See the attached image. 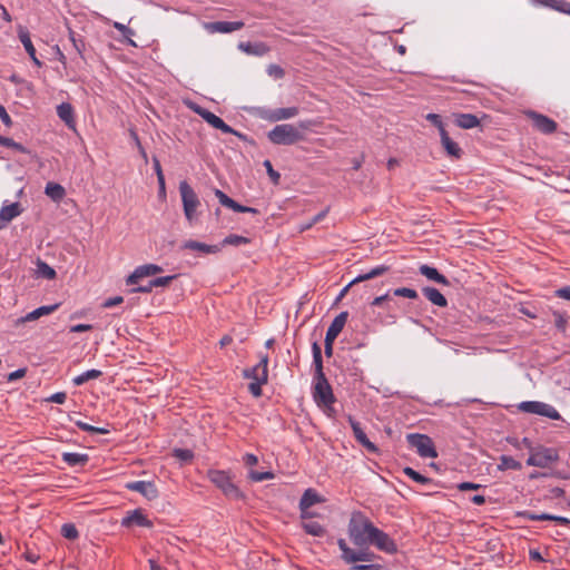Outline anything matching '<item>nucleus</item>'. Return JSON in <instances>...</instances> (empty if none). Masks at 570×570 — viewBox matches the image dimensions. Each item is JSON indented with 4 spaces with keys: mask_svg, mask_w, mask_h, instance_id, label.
<instances>
[{
    "mask_svg": "<svg viewBox=\"0 0 570 570\" xmlns=\"http://www.w3.org/2000/svg\"><path fill=\"white\" fill-rule=\"evenodd\" d=\"M0 119L6 126L11 125V118L2 105H0Z\"/></svg>",
    "mask_w": 570,
    "mask_h": 570,
    "instance_id": "obj_62",
    "label": "nucleus"
},
{
    "mask_svg": "<svg viewBox=\"0 0 570 570\" xmlns=\"http://www.w3.org/2000/svg\"><path fill=\"white\" fill-rule=\"evenodd\" d=\"M268 355L261 354L259 363L252 370L245 372V376L253 379L258 382H267L268 379Z\"/></svg>",
    "mask_w": 570,
    "mask_h": 570,
    "instance_id": "obj_15",
    "label": "nucleus"
},
{
    "mask_svg": "<svg viewBox=\"0 0 570 570\" xmlns=\"http://www.w3.org/2000/svg\"><path fill=\"white\" fill-rule=\"evenodd\" d=\"M127 490L140 493L144 498L151 501L158 498V490L154 482L150 481H132L126 485Z\"/></svg>",
    "mask_w": 570,
    "mask_h": 570,
    "instance_id": "obj_12",
    "label": "nucleus"
},
{
    "mask_svg": "<svg viewBox=\"0 0 570 570\" xmlns=\"http://www.w3.org/2000/svg\"><path fill=\"white\" fill-rule=\"evenodd\" d=\"M215 196L217 197L218 202L223 206H225L236 213H250V214L258 213V210L256 208L247 207V206H243V205L238 204L237 202L232 199L229 196H227L224 191H222L219 189L215 190Z\"/></svg>",
    "mask_w": 570,
    "mask_h": 570,
    "instance_id": "obj_16",
    "label": "nucleus"
},
{
    "mask_svg": "<svg viewBox=\"0 0 570 570\" xmlns=\"http://www.w3.org/2000/svg\"><path fill=\"white\" fill-rule=\"evenodd\" d=\"M440 137H441V144H442L444 150L446 151V154L450 157L455 158V159L461 158V156L463 154L461 147L453 139H451V137L449 136L445 128H441Z\"/></svg>",
    "mask_w": 570,
    "mask_h": 570,
    "instance_id": "obj_19",
    "label": "nucleus"
},
{
    "mask_svg": "<svg viewBox=\"0 0 570 570\" xmlns=\"http://www.w3.org/2000/svg\"><path fill=\"white\" fill-rule=\"evenodd\" d=\"M61 534L69 540H76L79 537V532L72 523H65L61 527Z\"/></svg>",
    "mask_w": 570,
    "mask_h": 570,
    "instance_id": "obj_43",
    "label": "nucleus"
},
{
    "mask_svg": "<svg viewBox=\"0 0 570 570\" xmlns=\"http://www.w3.org/2000/svg\"><path fill=\"white\" fill-rule=\"evenodd\" d=\"M403 472L405 475H407L414 482H417L420 484L428 485V484L432 483V479L422 475L421 473H419L417 471H415L414 469H412L410 466L404 468Z\"/></svg>",
    "mask_w": 570,
    "mask_h": 570,
    "instance_id": "obj_39",
    "label": "nucleus"
},
{
    "mask_svg": "<svg viewBox=\"0 0 570 570\" xmlns=\"http://www.w3.org/2000/svg\"><path fill=\"white\" fill-rule=\"evenodd\" d=\"M40 274L47 279H53L56 277V271L48 264L41 262L38 265Z\"/></svg>",
    "mask_w": 570,
    "mask_h": 570,
    "instance_id": "obj_48",
    "label": "nucleus"
},
{
    "mask_svg": "<svg viewBox=\"0 0 570 570\" xmlns=\"http://www.w3.org/2000/svg\"><path fill=\"white\" fill-rule=\"evenodd\" d=\"M66 399H67V394L65 392H57V393L52 394L51 396H49L47 399V401L57 403V404H62V403H65Z\"/></svg>",
    "mask_w": 570,
    "mask_h": 570,
    "instance_id": "obj_51",
    "label": "nucleus"
},
{
    "mask_svg": "<svg viewBox=\"0 0 570 570\" xmlns=\"http://www.w3.org/2000/svg\"><path fill=\"white\" fill-rule=\"evenodd\" d=\"M375 528L376 527L363 513L358 512L352 515L347 525V533L353 544L361 549L354 550L350 548L344 539L337 540V546L342 552L341 559L346 564L371 562L374 560L375 554L370 551L367 547L371 542L372 530H375Z\"/></svg>",
    "mask_w": 570,
    "mask_h": 570,
    "instance_id": "obj_1",
    "label": "nucleus"
},
{
    "mask_svg": "<svg viewBox=\"0 0 570 570\" xmlns=\"http://www.w3.org/2000/svg\"><path fill=\"white\" fill-rule=\"evenodd\" d=\"M454 122L462 129H472L480 125L479 118L473 114H454Z\"/></svg>",
    "mask_w": 570,
    "mask_h": 570,
    "instance_id": "obj_25",
    "label": "nucleus"
},
{
    "mask_svg": "<svg viewBox=\"0 0 570 570\" xmlns=\"http://www.w3.org/2000/svg\"><path fill=\"white\" fill-rule=\"evenodd\" d=\"M243 461L246 465L253 466V465L257 464L258 458L255 454L247 453L244 455Z\"/></svg>",
    "mask_w": 570,
    "mask_h": 570,
    "instance_id": "obj_61",
    "label": "nucleus"
},
{
    "mask_svg": "<svg viewBox=\"0 0 570 570\" xmlns=\"http://www.w3.org/2000/svg\"><path fill=\"white\" fill-rule=\"evenodd\" d=\"M390 271V267L386 265H379L373 268H371L368 272L358 275L354 279H352V283H361L364 281L373 279L375 277L382 276L385 273Z\"/></svg>",
    "mask_w": 570,
    "mask_h": 570,
    "instance_id": "obj_28",
    "label": "nucleus"
},
{
    "mask_svg": "<svg viewBox=\"0 0 570 570\" xmlns=\"http://www.w3.org/2000/svg\"><path fill=\"white\" fill-rule=\"evenodd\" d=\"M263 165H264V167L266 168L267 175L269 176V178L272 179V181H273L274 184H278L279 178H281V175H279V173H278V171H276V170L273 168L271 160H268V159L264 160Z\"/></svg>",
    "mask_w": 570,
    "mask_h": 570,
    "instance_id": "obj_46",
    "label": "nucleus"
},
{
    "mask_svg": "<svg viewBox=\"0 0 570 570\" xmlns=\"http://www.w3.org/2000/svg\"><path fill=\"white\" fill-rule=\"evenodd\" d=\"M238 49L257 57L265 56L269 51V47L264 42H239Z\"/></svg>",
    "mask_w": 570,
    "mask_h": 570,
    "instance_id": "obj_23",
    "label": "nucleus"
},
{
    "mask_svg": "<svg viewBox=\"0 0 570 570\" xmlns=\"http://www.w3.org/2000/svg\"><path fill=\"white\" fill-rule=\"evenodd\" d=\"M390 298V292H387L386 294L384 295H381V296H377L375 297L372 302H371V305L372 306H381L385 301H387Z\"/></svg>",
    "mask_w": 570,
    "mask_h": 570,
    "instance_id": "obj_63",
    "label": "nucleus"
},
{
    "mask_svg": "<svg viewBox=\"0 0 570 570\" xmlns=\"http://www.w3.org/2000/svg\"><path fill=\"white\" fill-rule=\"evenodd\" d=\"M248 243H249V239L247 237H244V236H240V235H236V234H232V235H228L227 237H225L223 239L222 245L223 246H226V245L240 246V245H245V244H248Z\"/></svg>",
    "mask_w": 570,
    "mask_h": 570,
    "instance_id": "obj_41",
    "label": "nucleus"
},
{
    "mask_svg": "<svg viewBox=\"0 0 570 570\" xmlns=\"http://www.w3.org/2000/svg\"><path fill=\"white\" fill-rule=\"evenodd\" d=\"M299 109L297 107H287V108H276L269 110L265 118L271 121H279L294 118L298 115Z\"/></svg>",
    "mask_w": 570,
    "mask_h": 570,
    "instance_id": "obj_21",
    "label": "nucleus"
},
{
    "mask_svg": "<svg viewBox=\"0 0 570 570\" xmlns=\"http://www.w3.org/2000/svg\"><path fill=\"white\" fill-rule=\"evenodd\" d=\"M370 546L376 547L380 551H383L389 554H394L397 552V546L395 541L384 531L375 528L372 530V538Z\"/></svg>",
    "mask_w": 570,
    "mask_h": 570,
    "instance_id": "obj_9",
    "label": "nucleus"
},
{
    "mask_svg": "<svg viewBox=\"0 0 570 570\" xmlns=\"http://www.w3.org/2000/svg\"><path fill=\"white\" fill-rule=\"evenodd\" d=\"M426 119L438 127L439 132L441 134V128H444L441 117L436 114H429Z\"/></svg>",
    "mask_w": 570,
    "mask_h": 570,
    "instance_id": "obj_54",
    "label": "nucleus"
},
{
    "mask_svg": "<svg viewBox=\"0 0 570 570\" xmlns=\"http://www.w3.org/2000/svg\"><path fill=\"white\" fill-rule=\"evenodd\" d=\"M304 531L314 537H322L325 534V528L317 521L307 520L302 522Z\"/></svg>",
    "mask_w": 570,
    "mask_h": 570,
    "instance_id": "obj_34",
    "label": "nucleus"
},
{
    "mask_svg": "<svg viewBox=\"0 0 570 570\" xmlns=\"http://www.w3.org/2000/svg\"><path fill=\"white\" fill-rule=\"evenodd\" d=\"M248 478L254 481V482H262V481H266V480H272L274 479V473L271 472V471H266V472H258V471H249L248 473Z\"/></svg>",
    "mask_w": 570,
    "mask_h": 570,
    "instance_id": "obj_44",
    "label": "nucleus"
},
{
    "mask_svg": "<svg viewBox=\"0 0 570 570\" xmlns=\"http://www.w3.org/2000/svg\"><path fill=\"white\" fill-rule=\"evenodd\" d=\"M393 295L406 297V298H411V299L417 298V292L415 289L407 288V287H400V288L393 289Z\"/></svg>",
    "mask_w": 570,
    "mask_h": 570,
    "instance_id": "obj_45",
    "label": "nucleus"
},
{
    "mask_svg": "<svg viewBox=\"0 0 570 570\" xmlns=\"http://www.w3.org/2000/svg\"><path fill=\"white\" fill-rule=\"evenodd\" d=\"M73 422L81 431H85V432L95 433V434H108L110 432V430L108 428L94 426V425H90L80 420H76Z\"/></svg>",
    "mask_w": 570,
    "mask_h": 570,
    "instance_id": "obj_40",
    "label": "nucleus"
},
{
    "mask_svg": "<svg viewBox=\"0 0 570 570\" xmlns=\"http://www.w3.org/2000/svg\"><path fill=\"white\" fill-rule=\"evenodd\" d=\"M195 111L214 128H217L219 122L223 120L220 117L202 107H196Z\"/></svg>",
    "mask_w": 570,
    "mask_h": 570,
    "instance_id": "obj_37",
    "label": "nucleus"
},
{
    "mask_svg": "<svg viewBox=\"0 0 570 570\" xmlns=\"http://www.w3.org/2000/svg\"><path fill=\"white\" fill-rule=\"evenodd\" d=\"M179 194L185 217L188 222H193L197 217V208L200 206V200L186 180L179 183Z\"/></svg>",
    "mask_w": 570,
    "mask_h": 570,
    "instance_id": "obj_5",
    "label": "nucleus"
},
{
    "mask_svg": "<svg viewBox=\"0 0 570 570\" xmlns=\"http://www.w3.org/2000/svg\"><path fill=\"white\" fill-rule=\"evenodd\" d=\"M58 307H59V304L40 306V307L33 309L32 312L28 313L20 321L22 323L36 321L42 316L53 313Z\"/></svg>",
    "mask_w": 570,
    "mask_h": 570,
    "instance_id": "obj_26",
    "label": "nucleus"
},
{
    "mask_svg": "<svg viewBox=\"0 0 570 570\" xmlns=\"http://www.w3.org/2000/svg\"><path fill=\"white\" fill-rule=\"evenodd\" d=\"M554 293L557 297L570 301V285L558 288Z\"/></svg>",
    "mask_w": 570,
    "mask_h": 570,
    "instance_id": "obj_56",
    "label": "nucleus"
},
{
    "mask_svg": "<svg viewBox=\"0 0 570 570\" xmlns=\"http://www.w3.org/2000/svg\"><path fill=\"white\" fill-rule=\"evenodd\" d=\"M18 37H19L21 43L23 45L27 53L29 55L31 60L35 62V65L41 66L40 60L36 56V49L32 45L29 31L23 27H19Z\"/></svg>",
    "mask_w": 570,
    "mask_h": 570,
    "instance_id": "obj_22",
    "label": "nucleus"
},
{
    "mask_svg": "<svg viewBox=\"0 0 570 570\" xmlns=\"http://www.w3.org/2000/svg\"><path fill=\"white\" fill-rule=\"evenodd\" d=\"M409 445L415 449L421 458L434 459L438 456L432 439L426 434L410 433L406 435Z\"/></svg>",
    "mask_w": 570,
    "mask_h": 570,
    "instance_id": "obj_6",
    "label": "nucleus"
},
{
    "mask_svg": "<svg viewBox=\"0 0 570 570\" xmlns=\"http://www.w3.org/2000/svg\"><path fill=\"white\" fill-rule=\"evenodd\" d=\"M347 317H348V313L347 312H341L332 321L331 325L328 326V328L326 331V335H325V337L328 341H335L336 340V337L340 335V333L344 328V326L346 324V321H347Z\"/></svg>",
    "mask_w": 570,
    "mask_h": 570,
    "instance_id": "obj_20",
    "label": "nucleus"
},
{
    "mask_svg": "<svg viewBox=\"0 0 570 570\" xmlns=\"http://www.w3.org/2000/svg\"><path fill=\"white\" fill-rule=\"evenodd\" d=\"M419 272L430 281H433L438 284H442L445 286L450 285L449 279L444 275L439 273V271L435 267L429 265H421L419 267Z\"/></svg>",
    "mask_w": 570,
    "mask_h": 570,
    "instance_id": "obj_24",
    "label": "nucleus"
},
{
    "mask_svg": "<svg viewBox=\"0 0 570 570\" xmlns=\"http://www.w3.org/2000/svg\"><path fill=\"white\" fill-rule=\"evenodd\" d=\"M122 302H124V298L121 296H114V297L106 299L102 303V307L110 308V307L121 304Z\"/></svg>",
    "mask_w": 570,
    "mask_h": 570,
    "instance_id": "obj_53",
    "label": "nucleus"
},
{
    "mask_svg": "<svg viewBox=\"0 0 570 570\" xmlns=\"http://www.w3.org/2000/svg\"><path fill=\"white\" fill-rule=\"evenodd\" d=\"M527 116L532 120L533 126L542 134L548 135L557 130V122L542 114L530 110L527 112Z\"/></svg>",
    "mask_w": 570,
    "mask_h": 570,
    "instance_id": "obj_11",
    "label": "nucleus"
},
{
    "mask_svg": "<svg viewBox=\"0 0 570 570\" xmlns=\"http://www.w3.org/2000/svg\"><path fill=\"white\" fill-rule=\"evenodd\" d=\"M559 459L558 453L551 448L531 449L527 464L537 468H548Z\"/></svg>",
    "mask_w": 570,
    "mask_h": 570,
    "instance_id": "obj_8",
    "label": "nucleus"
},
{
    "mask_svg": "<svg viewBox=\"0 0 570 570\" xmlns=\"http://www.w3.org/2000/svg\"><path fill=\"white\" fill-rule=\"evenodd\" d=\"M327 212L328 209H325V210H322L321 213H318L317 215H315L309 222H308V226H313L317 223H320L322 219H324V217L327 215Z\"/></svg>",
    "mask_w": 570,
    "mask_h": 570,
    "instance_id": "obj_64",
    "label": "nucleus"
},
{
    "mask_svg": "<svg viewBox=\"0 0 570 570\" xmlns=\"http://www.w3.org/2000/svg\"><path fill=\"white\" fill-rule=\"evenodd\" d=\"M114 27H115L118 31H120L125 37H130V36H134V35H135V32H134L130 28H128L127 26H125V24H122V23H120V22H115V23H114Z\"/></svg>",
    "mask_w": 570,
    "mask_h": 570,
    "instance_id": "obj_58",
    "label": "nucleus"
},
{
    "mask_svg": "<svg viewBox=\"0 0 570 570\" xmlns=\"http://www.w3.org/2000/svg\"><path fill=\"white\" fill-rule=\"evenodd\" d=\"M175 456L183 461H189L193 458V453L186 449H177L175 450Z\"/></svg>",
    "mask_w": 570,
    "mask_h": 570,
    "instance_id": "obj_52",
    "label": "nucleus"
},
{
    "mask_svg": "<svg viewBox=\"0 0 570 570\" xmlns=\"http://www.w3.org/2000/svg\"><path fill=\"white\" fill-rule=\"evenodd\" d=\"M481 488V484L472 483V482H462L458 484V489L460 491H470V490H478Z\"/></svg>",
    "mask_w": 570,
    "mask_h": 570,
    "instance_id": "obj_59",
    "label": "nucleus"
},
{
    "mask_svg": "<svg viewBox=\"0 0 570 570\" xmlns=\"http://www.w3.org/2000/svg\"><path fill=\"white\" fill-rule=\"evenodd\" d=\"M352 570H383V567L377 563L373 564H354Z\"/></svg>",
    "mask_w": 570,
    "mask_h": 570,
    "instance_id": "obj_55",
    "label": "nucleus"
},
{
    "mask_svg": "<svg viewBox=\"0 0 570 570\" xmlns=\"http://www.w3.org/2000/svg\"><path fill=\"white\" fill-rule=\"evenodd\" d=\"M0 145L1 146H4V147H8V148H12L19 153H26L27 149L24 146H22L21 144L14 141L12 138H9V137H3V136H0Z\"/></svg>",
    "mask_w": 570,
    "mask_h": 570,
    "instance_id": "obj_42",
    "label": "nucleus"
},
{
    "mask_svg": "<svg viewBox=\"0 0 570 570\" xmlns=\"http://www.w3.org/2000/svg\"><path fill=\"white\" fill-rule=\"evenodd\" d=\"M20 214V208L18 203H12L10 205L3 206L0 210V218L2 219L3 228L6 225L16 218Z\"/></svg>",
    "mask_w": 570,
    "mask_h": 570,
    "instance_id": "obj_30",
    "label": "nucleus"
},
{
    "mask_svg": "<svg viewBox=\"0 0 570 570\" xmlns=\"http://www.w3.org/2000/svg\"><path fill=\"white\" fill-rule=\"evenodd\" d=\"M102 375V372L99 371V370H88L77 376H75L72 379V383L76 385V386H80L82 384H85L86 382H88L89 380H96L98 377H100Z\"/></svg>",
    "mask_w": 570,
    "mask_h": 570,
    "instance_id": "obj_36",
    "label": "nucleus"
},
{
    "mask_svg": "<svg viewBox=\"0 0 570 570\" xmlns=\"http://www.w3.org/2000/svg\"><path fill=\"white\" fill-rule=\"evenodd\" d=\"M538 4L570 16V2L566 0H539Z\"/></svg>",
    "mask_w": 570,
    "mask_h": 570,
    "instance_id": "obj_32",
    "label": "nucleus"
},
{
    "mask_svg": "<svg viewBox=\"0 0 570 570\" xmlns=\"http://www.w3.org/2000/svg\"><path fill=\"white\" fill-rule=\"evenodd\" d=\"M163 272V267L156 264H145L137 266L134 272L127 277V285L138 284L145 277L154 276Z\"/></svg>",
    "mask_w": 570,
    "mask_h": 570,
    "instance_id": "obj_10",
    "label": "nucleus"
},
{
    "mask_svg": "<svg viewBox=\"0 0 570 570\" xmlns=\"http://www.w3.org/2000/svg\"><path fill=\"white\" fill-rule=\"evenodd\" d=\"M57 115L67 125L73 122V108L68 102H62L57 107Z\"/></svg>",
    "mask_w": 570,
    "mask_h": 570,
    "instance_id": "obj_35",
    "label": "nucleus"
},
{
    "mask_svg": "<svg viewBox=\"0 0 570 570\" xmlns=\"http://www.w3.org/2000/svg\"><path fill=\"white\" fill-rule=\"evenodd\" d=\"M208 479L229 499L238 500L243 494L238 487L233 482L232 476L222 470H209Z\"/></svg>",
    "mask_w": 570,
    "mask_h": 570,
    "instance_id": "obj_4",
    "label": "nucleus"
},
{
    "mask_svg": "<svg viewBox=\"0 0 570 570\" xmlns=\"http://www.w3.org/2000/svg\"><path fill=\"white\" fill-rule=\"evenodd\" d=\"M62 460L69 466H77L85 465L89 461V456L85 453L65 452L62 453Z\"/></svg>",
    "mask_w": 570,
    "mask_h": 570,
    "instance_id": "obj_31",
    "label": "nucleus"
},
{
    "mask_svg": "<svg viewBox=\"0 0 570 570\" xmlns=\"http://www.w3.org/2000/svg\"><path fill=\"white\" fill-rule=\"evenodd\" d=\"M175 278H176V275H169V276H161V277L154 278L150 282H151V286H154V287H166Z\"/></svg>",
    "mask_w": 570,
    "mask_h": 570,
    "instance_id": "obj_47",
    "label": "nucleus"
},
{
    "mask_svg": "<svg viewBox=\"0 0 570 570\" xmlns=\"http://www.w3.org/2000/svg\"><path fill=\"white\" fill-rule=\"evenodd\" d=\"M318 502H320V497L317 495V493L312 489H307L304 492L303 497L301 498L299 508H301L302 512H304L306 509H308L309 507H312Z\"/></svg>",
    "mask_w": 570,
    "mask_h": 570,
    "instance_id": "obj_33",
    "label": "nucleus"
},
{
    "mask_svg": "<svg viewBox=\"0 0 570 570\" xmlns=\"http://www.w3.org/2000/svg\"><path fill=\"white\" fill-rule=\"evenodd\" d=\"M121 525L130 528L132 525L151 528L153 522L142 513L140 509L127 512L126 517L121 520Z\"/></svg>",
    "mask_w": 570,
    "mask_h": 570,
    "instance_id": "obj_13",
    "label": "nucleus"
},
{
    "mask_svg": "<svg viewBox=\"0 0 570 570\" xmlns=\"http://www.w3.org/2000/svg\"><path fill=\"white\" fill-rule=\"evenodd\" d=\"M180 249L197 252L202 255L216 254L220 250L219 245H207L202 242L188 239L180 245Z\"/></svg>",
    "mask_w": 570,
    "mask_h": 570,
    "instance_id": "obj_17",
    "label": "nucleus"
},
{
    "mask_svg": "<svg viewBox=\"0 0 570 570\" xmlns=\"http://www.w3.org/2000/svg\"><path fill=\"white\" fill-rule=\"evenodd\" d=\"M522 465L519 461L514 460L512 456L509 455H501L500 456V463L498 464V469L500 471L504 470H521Z\"/></svg>",
    "mask_w": 570,
    "mask_h": 570,
    "instance_id": "obj_38",
    "label": "nucleus"
},
{
    "mask_svg": "<svg viewBox=\"0 0 570 570\" xmlns=\"http://www.w3.org/2000/svg\"><path fill=\"white\" fill-rule=\"evenodd\" d=\"M243 27V21H214L205 24L206 30L210 33H230L240 30Z\"/></svg>",
    "mask_w": 570,
    "mask_h": 570,
    "instance_id": "obj_14",
    "label": "nucleus"
},
{
    "mask_svg": "<svg viewBox=\"0 0 570 570\" xmlns=\"http://www.w3.org/2000/svg\"><path fill=\"white\" fill-rule=\"evenodd\" d=\"M313 352V364L315 366V384L313 391V397L316 404L324 410L327 415H332L334 412L333 404L335 396L332 387L323 372V360L321 346L314 342L312 345Z\"/></svg>",
    "mask_w": 570,
    "mask_h": 570,
    "instance_id": "obj_2",
    "label": "nucleus"
},
{
    "mask_svg": "<svg viewBox=\"0 0 570 570\" xmlns=\"http://www.w3.org/2000/svg\"><path fill=\"white\" fill-rule=\"evenodd\" d=\"M27 373V370L26 368H18L13 372H11L9 375H8V381L9 382H13V381H17L19 379H22Z\"/></svg>",
    "mask_w": 570,
    "mask_h": 570,
    "instance_id": "obj_57",
    "label": "nucleus"
},
{
    "mask_svg": "<svg viewBox=\"0 0 570 570\" xmlns=\"http://www.w3.org/2000/svg\"><path fill=\"white\" fill-rule=\"evenodd\" d=\"M422 293L432 304L439 307H445L448 305V301L444 295L434 287H424Z\"/></svg>",
    "mask_w": 570,
    "mask_h": 570,
    "instance_id": "obj_27",
    "label": "nucleus"
},
{
    "mask_svg": "<svg viewBox=\"0 0 570 570\" xmlns=\"http://www.w3.org/2000/svg\"><path fill=\"white\" fill-rule=\"evenodd\" d=\"M266 382H258V381H254L252 382L249 385H248V390L249 392L254 395V396H261L262 395V385L265 384Z\"/></svg>",
    "mask_w": 570,
    "mask_h": 570,
    "instance_id": "obj_49",
    "label": "nucleus"
},
{
    "mask_svg": "<svg viewBox=\"0 0 570 570\" xmlns=\"http://www.w3.org/2000/svg\"><path fill=\"white\" fill-rule=\"evenodd\" d=\"M267 72L269 76H273L275 78L284 77V70L277 65H269L267 68Z\"/></svg>",
    "mask_w": 570,
    "mask_h": 570,
    "instance_id": "obj_50",
    "label": "nucleus"
},
{
    "mask_svg": "<svg viewBox=\"0 0 570 570\" xmlns=\"http://www.w3.org/2000/svg\"><path fill=\"white\" fill-rule=\"evenodd\" d=\"M519 411L523 413L537 414L550 420H560L561 415L551 404L541 401H523L518 405Z\"/></svg>",
    "mask_w": 570,
    "mask_h": 570,
    "instance_id": "obj_7",
    "label": "nucleus"
},
{
    "mask_svg": "<svg viewBox=\"0 0 570 570\" xmlns=\"http://www.w3.org/2000/svg\"><path fill=\"white\" fill-rule=\"evenodd\" d=\"M91 330H92V325H90V324H77V325H72L70 327L71 333H81V332H87V331H91Z\"/></svg>",
    "mask_w": 570,
    "mask_h": 570,
    "instance_id": "obj_60",
    "label": "nucleus"
},
{
    "mask_svg": "<svg viewBox=\"0 0 570 570\" xmlns=\"http://www.w3.org/2000/svg\"><path fill=\"white\" fill-rule=\"evenodd\" d=\"M312 126V121L302 120L297 126L292 124H282L275 126L268 131V139L275 145H293L305 139L302 130H307Z\"/></svg>",
    "mask_w": 570,
    "mask_h": 570,
    "instance_id": "obj_3",
    "label": "nucleus"
},
{
    "mask_svg": "<svg viewBox=\"0 0 570 570\" xmlns=\"http://www.w3.org/2000/svg\"><path fill=\"white\" fill-rule=\"evenodd\" d=\"M45 194L53 202L59 203L66 196V190L60 184L50 181L45 187Z\"/></svg>",
    "mask_w": 570,
    "mask_h": 570,
    "instance_id": "obj_29",
    "label": "nucleus"
},
{
    "mask_svg": "<svg viewBox=\"0 0 570 570\" xmlns=\"http://www.w3.org/2000/svg\"><path fill=\"white\" fill-rule=\"evenodd\" d=\"M350 421V424H351V428H352V431H353V434H354V438L356 439V441L362 444L368 452L371 453H376L377 452V448L376 445L371 442L365 432L363 431V429L361 428L360 423L356 422L355 420H353L352 417L348 419Z\"/></svg>",
    "mask_w": 570,
    "mask_h": 570,
    "instance_id": "obj_18",
    "label": "nucleus"
}]
</instances>
